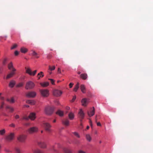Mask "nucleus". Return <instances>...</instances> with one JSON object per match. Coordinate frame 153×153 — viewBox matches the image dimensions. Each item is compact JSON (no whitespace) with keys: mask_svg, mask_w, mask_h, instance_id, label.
Wrapping results in <instances>:
<instances>
[{"mask_svg":"<svg viewBox=\"0 0 153 153\" xmlns=\"http://www.w3.org/2000/svg\"><path fill=\"white\" fill-rule=\"evenodd\" d=\"M54 110L53 107L48 106L46 107L45 109V112L47 115H51L53 113Z\"/></svg>","mask_w":153,"mask_h":153,"instance_id":"f257e3e1","label":"nucleus"},{"mask_svg":"<svg viewBox=\"0 0 153 153\" xmlns=\"http://www.w3.org/2000/svg\"><path fill=\"white\" fill-rule=\"evenodd\" d=\"M27 136L25 134H22L19 135L17 137L18 140L20 142L24 143L26 139Z\"/></svg>","mask_w":153,"mask_h":153,"instance_id":"f03ea898","label":"nucleus"},{"mask_svg":"<svg viewBox=\"0 0 153 153\" xmlns=\"http://www.w3.org/2000/svg\"><path fill=\"white\" fill-rule=\"evenodd\" d=\"M35 86L34 83L32 81H29L26 83L25 88L27 90L32 89Z\"/></svg>","mask_w":153,"mask_h":153,"instance_id":"7ed1b4c3","label":"nucleus"},{"mask_svg":"<svg viewBox=\"0 0 153 153\" xmlns=\"http://www.w3.org/2000/svg\"><path fill=\"white\" fill-rule=\"evenodd\" d=\"M35 114L34 113H32L30 114L28 117L26 116L23 117L22 118V119L28 120H29V119H30L32 120H33L35 119Z\"/></svg>","mask_w":153,"mask_h":153,"instance_id":"20e7f679","label":"nucleus"},{"mask_svg":"<svg viewBox=\"0 0 153 153\" xmlns=\"http://www.w3.org/2000/svg\"><path fill=\"white\" fill-rule=\"evenodd\" d=\"M38 131V128L36 127H33L29 128L27 129V132L30 134H32L37 132Z\"/></svg>","mask_w":153,"mask_h":153,"instance_id":"39448f33","label":"nucleus"},{"mask_svg":"<svg viewBox=\"0 0 153 153\" xmlns=\"http://www.w3.org/2000/svg\"><path fill=\"white\" fill-rule=\"evenodd\" d=\"M14 134L13 133H11L6 136L5 139L7 141H10L14 139Z\"/></svg>","mask_w":153,"mask_h":153,"instance_id":"423d86ee","label":"nucleus"},{"mask_svg":"<svg viewBox=\"0 0 153 153\" xmlns=\"http://www.w3.org/2000/svg\"><path fill=\"white\" fill-rule=\"evenodd\" d=\"M62 91L57 89H54L53 91V95L56 97L60 96L62 94Z\"/></svg>","mask_w":153,"mask_h":153,"instance_id":"0eeeda50","label":"nucleus"},{"mask_svg":"<svg viewBox=\"0 0 153 153\" xmlns=\"http://www.w3.org/2000/svg\"><path fill=\"white\" fill-rule=\"evenodd\" d=\"M42 95L44 97H47L49 94V91L47 89H44L40 91Z\"/></svg>","mask_w":153,"mask_h":153,"instance_id":"6e6552de","label":"nucleus"},{"mask_svg":"<svg viewBox=\"0 0 153 153\" xmlns=\"http://www.w3.org/2000/svg\"><path fill=\"white\" fill-rule=\"evenodd\" d=\"M44 125L45 130L48 132H51V125L48 123H44Z\"/></svg>","mask_w":153,"mask_h":153,"instance_id":"1a4fd4ad","label":"nucleus"},{"mask_svg":"<svg viewBox=\"0 0 153 153\" xmlns=\"http://www.w3.org/2000/svg\"><path fill=\"white\" fill-rule=\"evenodd\" d=\"M26 69V73L30 76H34L36 74L37 72V70H35L33 72H32L31 69L29 68H27L26 67L25 68Z\"/></svg>","mask_w":153,"mask_h":153,"instance_id":"9d476101","label":"nucleus"},{"mask_svg":"<svg viewBox=\"0 0 153 153\" xmlns=\"http://www.w3.org/2000/svg\"><path fill=\"white\" fill-rule=\"evenodd\" d=\"M95 108L94 107H93L92 108L90 109V111L88 112V114L89 117L93 116L95 113Z\"/></svg>","mask_w":153,"mask_h":153,"instance_id":"9b49d317","label":"nucleus"},{"mask_svg":"<svg viewBox=\"0 0 153 153\" xmlns=\"http://www.w3.org/2000/svg\"><path fill=\"white\" fill-rule=\"evenodd\" d=\"M36 95V93L34 92H30L26 94V96L28 97H34Z\"/></svg>","mask_w":153,"mask_h":153,"instance_id":"f8f14e48","label":"nucleus"},{"mask_svg":"<svg viewBox=\"0 0 153 153\" xmlns=\"http://www.w3.org/2000/svg\"><path fill=\"white\" fill-rule=\"evenodd\" d=\"M78 114L79 115V118L81 119L80 121H81L83 119L85 116L84 113L82 109H80L79 110Z\"/></svg>","mask_w":153,"mask_h":153,"instance_id":"ddd939ff","label":"nucleus"},{"mask_svg":"<svg viewBox=\"0 0 153 153\" xmlns=\"http://www.w3.org/2000/svg\"><path fill=\"white\" fill-rule=\"evenodd\" d=\"M8 68L11 71H16V70L13 67L12 62H10L8 65Z\"/></svg>","mask_w":153,"mask_h":153,"instance_id":"4468645a","label":"nucleus"},{"mask_svg":"<svg viewBox=\"0 0 153 153\" xmlns=\"http://www.w3.org/2000/svg\"><path fill=\"white\" fill-rule=\"evenodd\" d=\"M88 103V100L86 98H83L81 100V103L82 105L86 106Z\"/></svg>","mask_w":153,"mask_h":153,"instance_id":"2eb2a0df","label":"nucleus"},{"mask_svg":"<svg viewBox=\"0 0 153 153\" xmlns=\"http://www.w3.org/2000/svg\"><path fill=\"white\" fill-rule=\"evenodd\" d=\"M16 71H11L10 73L8 74L6 77L7 79L12 77L15 74Z\"/></svg>","mask_w":153,"mask_h":153,"instance_id":"dca6fc26","label":"nucleus"},{"mask_svg":"<svg viewBox=\"0 0 153 153\" xmlns=\"http://www.w3.org/2000/svg\"><path fill=\"white\" fill-rule=\"evenodd\" d=\"M62 123L65 126H67L69 125V121L68 119H65L62 121Z\"/></svg>","mask_w":153,"mask_h":153,"instance_id":"f3484780","label":"nucleus"},{"mask_svg":"<svg viewBox=\"0 0 153 153\" xmlns=\"http://www.w3.org/2000/svg\"><path fill=\"white\" fill-rule=\"evenodd\" d=\"M39 146L41 148H45L46 147V145L44 142H41L40 143H39Z\"/></svg>","mask_w":153,"mask_h":153,"instance_id":"a211bd4d","label":"nucleus"},{"mask_svg":"<svg viewBox=\"0 0 153 153\" xmlns=\"http://www.w3.org/2000/svg\"><path fill=\"white\" fill-rule=\"evenodd\" d=\"M68 116L69 119L70 120H73L74 118V113L72 112H71L68 114Z\"/></svg>","mask_w":153,"mask_h":153,"instance_id":"6ab92c4d","label":"nucleus"},{"mask_svg":"<svg viewBox=\"0 0 153 153\" xmlns=\"http://www.w3.org/2000/svg\"><path fill=\"white\" fill-rule=\"evenodd\" d=\"M80 77L83 79L85 80L87 78V75L86 74H82L80 75Z\"/></svg>","mask_w":153,"mask_h":153,"instance_id":"aec40b11","label":"nucleus"},{"mask_svg":"<svg viewBox=\"0 0 153 153\" xmlns=\"http://www.w3.org/2000/svg\"><path fill=\"white\" fill-rule=\"evenodd\" d=\"M26 102L32 105H35L36 103L35 101L33 100H27L26 101Z\"/></svg>","mask_w":153,"mask_h":153,"instance_id":"412c9836","label":"nucleus"},{"mask_svg":"<svg viewBox=\"0 0 153 153\" xmlns=\"http://www.w3.org/2000/svg\"><path fill=\"white\" fill-rule=\"evenodd\" d=\"M80 88L82 92L85 93V88L84 85H81L80 86Z\"/></svg>","mask_w":153,"mask_h":153,"instance_id":"4be33fe9","label":"nucleus"},{"mask_svg":"<svg viewBox=\"0 0 153 153\" xmlns=\"http://www.w3.org/2000/svg\"><path fill=\"white\" fill-rule=\"evenodd\" d=\"M56 114L62 117L63 116L64 112L63 111L59 110L56 112Z\"/></svg>","mask_w":153,"mask_h":153,"instance_id":"5701e85b","label":"nucleus"},{"mask_svg":"<svg viewBox=\"0 0 153 153\" xmlns=\"http://www.w3.org/2000/svg\"><path fill=\"white\" fill-rule=\"evenodd\" d=\"M40 85L43 87H46L49 85V83L48 82H45L43 83H41Z\"/></svg>","mask_w":153,"mask_h":153,"instance_id":"b1692460","label":"nucleus"},{"mask_svg":"<svg viewBox=\"0 0 153 153\" xmlns=\"http://www.w3.org/2000/svg\"><path fill=\"white\" fill-rule=\"evenodd\" d=\"M15 84V82L13 80L11 81L9 84V86L11 88H13Z\"/></svg>","mask_w":153,"mask_h":153,"instance_id":"393cba45","label":"nucleus"},{"mask_svg":"<svg viewBox=\"0 0 153 153\" xmlns=\"http://www.w3.org/2000/svg\"><path fill=\"white\" fill-rule=\"evenodd\" d=\"M6 100L7 101L10 102L11 103H14L15 102L14 98L13 97H11L10 99H7Z\"/></svg>","mask_w":153,"mask_h":153,"instance_id":"a878e982","label":"nucleus"},{"mask_svg":"<svg viewBox=\"0 0 153 153\" xmlns=\"http://www.w3.org/2000/svg\"><path fill=\"white\" fill-rule=\"evenodd\" d=\"M20 51L22 53H25L27 51V49L24 47H22L21 48Z\"/></svg>","mask_w":153,"mask_h":153,"instance_id":"bb28decb","label":"nucleus"},{"mask_svg":"<svg viewBox=\"0 0 153 153\" xmlns=\"http://www.w3.org/2000/svg\"><path fill=\"white\" fill-rule=\"evenodd\" d=\"M6 108L9 109L10 110V111L11 112H12L14 111V109L13 108L9 105L7 106Z\"/></svg>","mask_w":153,"mask_h":153,"instance_id":"cd10ccee","label":"nucleus"},{"mask_svg":"<svg viewBox=\"0 0 153 153\" xmlns=\"http://www.w3.org/2000/svg\"><path fill=\"white\" fill-rule=\"evenodd\" d=\"M79 82H77L76 84V85L75 87L74 88V91H76L79 88Z\"/></svg>","mask_w":153,"mask_h":153,"instance_id":"c85d7f7f","label":"nucleus"},{"mask_svg":"<svg viewBox=\"0 0 153 153\" xmlns=\"http://www.w3.org/2000/svg\"><path fill=\"white\" fill-rule=\"evenodd\" d=\"M86 137L87 140L89 141H90L91 140V138L90 135L89 134H87L86 135Z\"/></svg>","mask_w":153,"mask_h":153,"instance_id":"c756f323","label":"nucleus"},{"mask_svg":"<svg viewBox=\"0 0 153 153\" xmlns=\"http://www.w3.org/2000/svg\"><path fill=\"white\" fill-rule=\"evenodd\" d=\"M64 151L65 153H71V152L67 148H64Z\"/></svg>","mask_w":153,"mask_h":153,"instance_id":"7c9ffc66","label":"nucleus"},{"mask_svg":"<svg viewBox=\"0 0 153 153\" xmlns=\"http://www.w3.org/2000/svg\"><path fill=\"white\" fill-rule=\"evenodd\" d=\"M44 73L42 72H40L39 73V79L40 78L43 77L44 76Z\"/></svg>","mask_w":153,"mask_h":153,"instance_id":"2f4dec72","label":"nucleus"},{"mask_svg":"<svg viewBox=\"0 0 153 153\" xmlns=\"http://www.w3.org/2000/svg\"><path fill=\"white\" fill-rule=\"evenodd\" d=\"M5 132V131L4 129L0 130V134L1 135H3Z\"/></svg>","mask_w":153,"mask_h":153,"instance_id":"473e14b6","label":"nucleus"},{"mask_svg":"<svg viewBox=\"0 0 153 153\" xmlns=\"http://www.w3.org/2000/svg\"><path fill=\"white\" fill-rule=\"evenodd\" d=\"M15 150L16 153H21V152L20 149L18 148H16L15 149Z\"/></svg>","mask_w":153,"mask_h":153,"instance_id":"72a5a7b5","label":"nucleus"},{"mask_svg":"<svg viewBox=\"0 0 153 153\" xmlns=\"http://www.w3.org/2000/svg\"><path fill=\"white\" fill-rule=\"evenodd\" d=\"M55 67L54 66H53L52 67H51L50 66H49V69L51 71L54 70L55 69Z\"/></svg>","mask_w":153,"mask_h":153,"instance_id":"f704fd0d","label":"nucleus"},{"mask_svg":"<svg viewBox=\"0 0 153 153\" xmlns=\"http://www.w3.org/2000/svg\"><path fill=\"white\" fill-rule=\"evenodd\" d=\"M73 134H74V135H75L78 138L80 137L78 133H77V132H74L73 133Z\"/></svg>","mask_w":153,"mask_h":153,"instance_id":"c9c22d12","label":"nucleus"},{"mask_svg":"<svg viewBox=\"0 0 153 153\" xmlns=\"http://www.w3.org/2000/svg\"><path fill=\"white\" fill-rule=\"evenodd\" d=\"M23 85H24V83L22 82H21V83H19V84H18L17 85V87H22Z\"/></svg>","mask_w":153,"mask_h":153,"instance_id":"e433bc0d","label":"nucleus"},{"mask_svg":"<svg viewBox=\"0 0 153 153\" xmlns=\"http://www.w3.org/2000/svg\"><path fill=\"white\" fill-rule=\"evenodd\" d=\"M97 116H96V118H95V122L96 123H97V125L98 126H101V123H100V122H97Z\"/></svg>","mask_w":153,"mask_h":153,"instance_id":"4c0bfd02","label":"nucleus"},{"mask_svg":"<svg viewBox=\"0 0 153 153\" xmlns=\"http://www.w3.org/2000/svg\"><path fill=\"white\" fill-rule=\"evenodd\" d=\"M17 45L16 44H14L11 48V49H13L17 47Z\"/></svg>","mask_w":153,"mask_h":153,"instance_id":"58836bf2","label":"nucleus"},{"mask_svg":"<svg viewBox=\"0 0 153 153\" xmlns=\"http://www.w3.org/2000/svg\"><path fill=\"white\" fill-rule=\"evenodd\" d=\"M48 79L51 81V82L52 85L55 84L54 80L53 79Z\"/></svg>","mask_w":153,"mask_h":153,"instance_id":"ea45409f","label":"nucleus"},{"mask_svg":"<svg viewBox=\"0 0 153 153\" xmlns=\"http://www.w3.org/2000/svg\"><path fill=\"white\" fill-rule=\"evenodd\" d=\"M7 59H4L3 61V64L4 65H5L6 63Z\"/></svg>","mask_w":153,"mask_h":153,"instance_id":"a19ab883","label":"nucleus"},{"mask_svg":"<svg viewBox=\"0 0 153 153\" xmlns=\"http://www.w3.org/2000/svg\"><path fill=\"white\" fill-rule=\"evenodd\" d=\"M4 102H1V106L0 107V108L1 109V108H3V106H4Z\"/></svg>","mask_w":153,"mask_h":153,"instance_id":"79ce46f5","label":"nucleus"},{"mask_svg":"<svg viewBox=\"0 0 153 153\" xmlns=\"http://www.w3.org/2000/svg\"><path fill=\"white\" fill-rule=\"evenodd\" d=\"M50 150H53L55 152L56 151V150L54 149V146H52L50 149Z\"/></svg>","mask_w":153,"mask_h":153,"instance_id":"37998d69","label":"nucleus"},{"mask_svg":"<svg viewBox=\"0 0 153 153\" xmlns=\"http://www.w3.org/2000/svg\"><path fill=\"white\" fill-rule=\"evenodd\" d=\"M76 99V96H74L73 97L72 100H71V102H74Z\"/></svg>","mask_w":153,"mask_h":153,"instance_id":"c03bdc74","label":"nucleus"},{"mask_svg":"<svg viewBox=\"0 0 153 153\" xmlns=\"http://www.w3.org/2000/svg\"><path fill=\"white\" fill-rule=\"evenodd\" d=\"M10 126L11 127L14 128L15 126V125L14 123H11L10 125Z\"/></svg>","mask_w":153,"mask_h":153,"instance_id":"a18cd8bd","label":"nucleus"},{"mask_svg":"<svg viewBox=\"0 0 153 153\" xmlns=\"http://www.w3.org/2000/svg\"><path fill=\"white\" fill-rule=\"evenodd\" d=\"M78 153H86V152L82 150H79L78 151Z\"/></svg>","mask_w":153,"mask_h":153,"instance_id":"49530a36","label":"nucleus"},{"mask_svg":"<svg viewBox=\"0 0 153 153\" xmlns=\"http://www.w3.org/2000/svg\"><path fill=\"white\" fill-rule=\"evenodd\" d=\"M19 116L18 115L16 114L15 116V118L16 119H19Z\"/></svg>","mask_w":153,"mask_h":153,"instance_id":"de8ad7c7","label":"nucleus"},{"mask_svg":"<svg viewBox=\"0 0 153 153\" xmlns=\"http://www.w3.org/2000/svg\"><path fill=\"white\" fill-rule=\"evenodd\" d=\"M89 123L90 126H91V127H92V122L91 120L90 119H89Z\"/></svg>","mask_w":153,"mask_h":153,"instance_id":"09e8293b","label":"nucleus"},{"mask_svg":"<svg viewBox=\"0 0 153 153\" xmlns=\"http://www.w3.org/2000/svg\"><path fill=\"white\" fill-rule=\"evenodd\" d=\"M52 56L51 54H48L47 56V58L48 59H50L51 58Z\"/></svg>","mask_w":153,"mask_h":153,"instance_id":"8fccbe9b","label":"nucleus"},{"mask_svg":"<svg viewBox=\"0 0 153 153\" xmlns=\"http://www.w3.org/2000/svg\"><path fill=\"white\" fill-rule=\"evenodd\" d=\"M73 84H74L73 83H72L71 82L70 83L69 85L70 88H71L72 87Z\"/></svg>","mask_w":153,"mask_h":153,"instance_id":"3c124183","label":"nucleus"},{"mask_svg":"<svg viewBox=\"0 0 153 153\" xmlns=\"http://www.w3.org/2000/svg\"><path fill=\"white\" fill-rule=\"evenodd\" d=\"M15 55L17 56L19 54V52L17 51H16L14 52Z\"/></svg>","mask_w":153,"mask_h":153,"instance_id":"603ef678","label":"nucleus"},{"mask_svg":"<svg viewBox=\"0 0 153 153\" xmlns=\"http://www.w3.org/2000/svg\"><path fill=\"white\" fill-rule=\"evenodd\" d=\"M25 125L26 126H29L30 125V123H26L25 124Z\"/></svg>","mask_w":153,"mask_h":153,"instance_id":"864d4df0","label":"nucleus"},{"mask_svg":"<svg viewBox=\"0 0 153 153\" xmlns=\"http://www.w3.org/2000/svg\"><path fill=\"white\" fill-rule=\"evenodd\" d=\"M34 153H38V150L37 149L35 150L33 152Z\"/></svg>","mask_w":153,"mask_h":153,"instance_id":"5fc2aeb1","label":"nucleus"},{"mask_svg":"<svg viewBox=\"0 0 153 153\" xmlns=\"http://www.w3.org/2000/svg\"><path fill=\"white\" fill-rule=\"evenodd\" d=\"M34 56H35L37 54V53L34 51H33L32 53Z\"/></svg>","mask_w":153,"mask_h":153,"instance_id":"6e6d98bb","label":"nucleus"},{"mask_svg":"<svg viewBox=\"0 0 153 153\" xmlns=\"http://www.w3.org/2000/svg\"><path fill=\"white\" fill-rule=\"evenodd\" d=\"M5 151L7 152H10L11 151L8 149H6Z\"/></svg>","mask_w":153,"mask_h":153,"instance_id":"4d7b16f0","label":"nucleus"},{"mask_svg":"<svg viewBox=\"0 0 153 153\" xmlns=\"http://www.w3.org/2000/svg\"><path fill=\"white\" fill-rule=\"evenodd\" d=\"M29 107V105H24V107H27V108H28V107Z\"/></svg>","mask_w":153,"mask_h":153,"instance_id":"13d9d810","label":"nucleus"},{"mask_svg":"<svg viewBox=\"0 0 153 153\" xmlns=\"http://www.w3.org/2000/svg\"><path fill=\"white\" fill-rule=\"evenodd\" d=\"M66 109L67 110H69L70 109V108L69 107L67 106L66 107Z\"/></svg>","mask_w":153,"mask_h":153,"instance_id":"bf43d9fd","label":"nucleus"},{"mask_svg":"<svg viewBox=\"0 0 153 153\" xmlns=\"http://www.w3.org/2000/svg\"><path fill=\"white\" fill-rule=\"evenodd\" d=\"M58 71L59 73H61V71H60V69L59 68H58Z\"/></svg>","mask_w":153,"mask_h":153,"instance_id":"052dcab7","label":"nucleus"},{"mask_svg":"<svg viewBox=\"0 0 153 153\" xmlns=\"http://www.w3.org/2000/svg\"><path fill=\"white\" fill-rule=\"evenodd\" d=\"M0 98L2 100H3L4 99V98L3 97H1Z\"/></svg>","mask_w":153,"mask_h":153,"instance_id":"680f3d73","label":"nucleus"},{"mask_svg":"<svg viewBox=\"0 0 153 153\" xmlns=\"http://www.w3.org/2000/svg\"><path fill=\"white\" fill-rule=\"evenodd\" d=\"M89 128V126H87V127H86V129H88Z\"/></svg>","mask_w":153,"mask_h":153,"instance_id":"e2e57ef3","label":"nucleus"},{"mask_svg":"<svg viewBox=\"0 0 153 153\" xmlns=\"http://www.w3.org/2000/svg\"><path fill=\"white\" fill-rule=\"evenodd\" d=\"M77 73L78 74H80L81 73V72L80 71H78Z\"/></svg>","mask_w":153,"mask_h":153,"instance_id":"0e129e2a","label":"nucleus"},{"mask_svg":"<svg viewBox=\"0 0 153 153\" xmlns=\"http://www.w3.org/2000/svg\"><path fill=\"white\" fill-rule=\"evenodd\" d=\"M53 122V123H55V122H56V120H54Z\"/></svg>","mask_w":153,"mask_h":153,"instance_id":"69168bd1","label":"nucleus"},{"mask_svg":"<svg viewBox=\"0 0 153 153\" xmlns=\"http://www.w3.org/2000/svg\"><path fill=\"white\" fill-rule=\"evenodd\" d=\"M60 82V81L59 80H58L57 81V83H59V82Z\"/></svg>","mask_w":153,"mask_h":153,"instance_id":"338daca9","label":"nucleus"},{"mask_svg":"<svg viewBox=\"0 0 153 153\" xmlns=\"http://www.w3.org/2000/svg\"><path fill=\"white\" fill-rule=\"evenodd\" d=\"M39 153H42L41 152H40L39 150Z\"/></svg>","mask_w":153,"mask_h":153,"instance_id":"774afa93","label":"nucleus"}]
</instances>
